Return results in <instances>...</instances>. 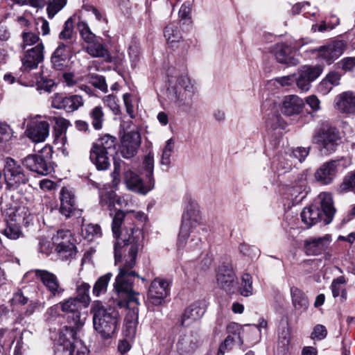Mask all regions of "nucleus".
Instances as JSON below:
<instances>
[{"label": "nucleus", "instance_id": "1", "mask_svg": "<svg viewBox=\"0 0 355 355\" xmlns=\"http://www.w3.org/2000/svg\"><path fill=\"white\" fill-rule=\"evenodd\" d=\"M143 221L146 215L142 211L117 210L112 218V230L116 242L114 244L116 263L120 262L123 253V263L114 284L115 292L122 300L119 306H126L132 309V318H137L139 304V293L133 290V280L139 275L133 268L136 264L137 254L144 247V233L137 227L134 220Z\"/></svg>", "mask_w": 355, "mask_h": 355}, {"label": "nucleus", "instance_id": "2", "mask_svg": "<svg viewBox=\"0 0 355 355\" xmlns=\"http://www.w3.org/2000/svg\"><path fill=\"white\" fill-rule=\"evenodd\" d=\"M93 315L94 328L100 336L107 340L115 334L119 324V315L117 311L112 307H105L101 301H94L91 306Z\"/></svg>", "mask_w": 355, "mask_h": 355}, {"label": "nucleus", "instance_id": "3", "mask_svg": "<svg viewBox=\"0 0 355 355\" xmlns=\"http://www.w3.org/2000/svg\"><path fill=\"white\" fill-rule=\"evenodd\" d=\"M312 142L318 146L322 154L328 155L336 150L342 142V136L336 127L324 123L314 131Z\"/></svg>", "mask_w": 355, "mask_h": 355}, {"label": "nucleus", "instance_id": "4", "mask_svg": "<svg viewBox=\"0 0 355 355\" xmlns=\"http://www.w3.org/2000/svg\"><path fill=\"white\" fill-rule=\"evenodd\" d=\"M32 220L33 216L27 207L10 208L6 213V227L2 233L10 239H17L22 235L20 225H28Z\"/></svg>", "mask_w": 355, "mask_h": 355}, {"label": "nucleus", "instance_id": "5", "mask_svg": "<svg viewBox=\"0 0 355 355\" xmlns=\"http://www.w3.org/2000/svg\"><path fill=\"white\" fill-rule=\"evenodd\" d=\"M198 218L199 210L197 203L194 201L189 202L182 214V225L177 243L178 250L186 246L191 230L196 226Z\"/></svg>", "mask_w": 355, "mask_h": 355}, {"label": "nucleus", "instance_id": "6", "mask_svg": "<svg viewBox=\"0 0 355 355\" xmlns=\"http://www.w3.org/2000/svg\"><path fill=\"white\" fill-rule=\"evenodd\" d=\"M51 157L52 148L46 146L38 154L28 155L24 158L22 164L28 170L46 175L51 171Z\"/></svg>", "mask_w": 355, "mask_h": 355}, {"label": "nucleus", "instance_id": "7", "mask_svg": "<svg viewBox=\"0 0 355 355\" xmlns=\"http://www.w3.org/2000/svg\"><path fill=\"white\" fill-rule=\"evenodd\" d=\"M55 251L60 259L70 261L75 258L77 252L74 238L69 230H60L53 235Z\"/></svg>", "mask_w": 355, "mask_h": 355}, {"label": "nucleus", "instance_id": "8", "mask_svg": "<svg viewBox=\"0 0 355 355\" xmlns=\"http://www.w3.org/2000/svg\"><path fill=\"white\" fill-rule=\"evenodd\" d=\"M169 282L164 279L155 278L150 284L146 304L148 309L154 311L155 306H162L169 295Z\"/></svg>", "mask_w": 355, "mask_h": 355}, {"label": "nucleus", "instance_id": "9", "mask_svg": "<svg viewBox=\"0 0 355 355\" xmlns=\"http://www.w3.org/2000/svg\"><path fill=\"white\" fill-rule=\"evenodd\" d=\"M3 174L6 185L10 190H15L28 181V177L23 168L10 157L6 159Z\"/></svg>", "mask_w": 355, "mask_h": 355}, {"label": "nucleus", "instance_id": "10", "mask_svg": "<svg viewBox=\"0 0 355 355\" xmlns=\"http://www.w3.org/2000/svg\"><path fill=\"white\" fill-rule=\"evenodd\" d=\"M31 272L49 292V295L47 297L49 300L56 297L60 298L63 295L65 289L56 275L46 270L35 269Z\"/></svg>", "mask_w": 355, "mask_h": 355}, {"label": "nucleus", "instance_id": "11", "mask_svg": "<svg viewBox=\"0 0 355 355\" xmlns=\"http://www.w3.org/2000/svg\"><path fill=\"white\" fill-rule=\"evenodd\" d=\"M61 311L67 322L72 328H79L84 325L85 318L81 317V305L74 297H69L60 302Z\"/></svg>", "mask_w": 355, "mask_h": 355}, {"label": "nucleus", "instance_id": "12", "mask_svg": "<svg viewBox=\"0 0 355 355\" xmlns=\"http://www.w3.org/2000/svg\"><path fill=\"white\" fill-rule=\"evenodd\" d=\"M347 43L345 40H336L318 50V58L327 64H332L345 51Z\"/></svg>", "mask_w": 355, "mask_h": 355}, {"label": "nucleus", "instance_id": "13", "mask_svg": "<svg viewBox=\"0 0 355 355\" xmlns=\"http://www.w3.org/2000/svg\"><path fill=\"white\" fill-rule=\"evenodd\" d=\"M84 104L80 95H69L56 93L51 96V106L58 110H64L67 112L77 110Z\"/></svg>", "mask_w": 355, "mask_h": 355}, {"label": "nucleus", "instance_id": "14", "mask_svg": "<svg viewBox=\"0 0 355 355\" xmlns=\"http://www.w3.org/2000/svg\"><path fill=\"white\" fill-rule=\"evenodd\" d=\"M341 159H333L323 163L315 172V180L322 185L331 184L336 178Z\"/></svg>", "mask_w": 355, "mask_h": 355}, {"label": "nucleus", "instance_id": "15", "mask_svg": "<svg viewBox=\"0 0 355 355\" xmlns=\"http://www.w3.org/2000/svg\"><path fill=\"white\" fill-rule=\"evenodd\" d=\"M331 242L332 236L329 234L319 237H309L304 241V250L306 255L318 256L325 252Z\"/></svg>", "mask_w": 355, "mask_h": 355}, {"label": "nucleus", "instance_id": "16", "mask_svg": "<svg viewBox=\"0 0 355 355\" xmlns=\"http://www.w3.org/2000/svg\"><path fill=\"white\" fill-rule=\"evenodd\" d=\"M323 71V68L320 66L302 67L298 74V77L295 78L296 85L301 91L307 92L311 87V83L317 79Z\"/></svg>", "mask_w": 355, "mask_h": 355}, {"label": "nucleus", "instance_id": "17", "mask_svg": "<svg viewBox=\"0 0 355 355\" xmlns=\"http://www.w3.org/2000/svg\"><path fill=\"white\" fill-rule=\"evenodd\" d=\"M216 281L218 286L228 293H234L237 289V279L232 265L219 268Z\"/></svg>", "mask_w": 355, "mask_h": 355}, {"label": "nucleus", "instance_id": "18", "mask_svg": "<svg viewBox=\"0 0 355 355\" xmlns=\"http://www.w3.org/2000/svg\"><path fill=\"white\" fill-rule=\"evenodd\" d=\"M297 48L296 45L286 43L277 44L275 48V56L277 61L287 66L298 64L299 60L295 57Z\"/></svg>", "mask_w": 355, "mask_h": 355}, {"label": "nucleus", "instance_id": "19", "mask_svg": "<svg viewBox=\"0 0 355 355\" xmlns=\"http://www.w3.org/2000/svg\"><path fill=\"white\" fill-rule=\"evenodd\" d=\"M26 134L33 142L44 141L49 135V124L46 121L35 119L28 125Z\"/></svg>", "mask_w": 355, "mask_h": 355}, {"label": "nucleus", "instance_id": "20", "mask_svg": "<svg viewBox=\"0 0 355 355\" xmlns=\"http://www.w3.org/2000/svg\"><path fill=\"white\" fill-rule=\"evenodd\" d=\"M141 144V137L138 132L125 133L121 139V153L123 157L129 159L134 157Z\"/></svg>", "mask_w": 355, "mask_h": 355}, {"label": "nucleus", "instance_id": "21", "mask_svg": "<svg viewBox=\"0 0 355 355\" xmlns=\"http://www.w3.org/2000/svg\"><path fill=\"white\" fill-rule=\"evenodd\" d=\"M44 58V46L42 43L28 50L21 58V70L30 71L37 67Z\"/></svg>", "mask_w": 355, "mask_h": 355}, {"label": "nucleus", "instance_id": "22", "mask_svg": "<svg viewBox=\"0 0 355 355\" xmlns=\"http://www.w3.org/2000/svg\"><path fill=\"white\" fill-rule=\"evenodd\" d=\"M74 46L58 42V46L51 56V62L56 70H62L67 65L71 57Z\"/></svg>", "mask_w": 355, "mask_h": 355}, {"label": "nucleus", "instance_id": "23", "mask_svg": "<svg viewBox=\"0 0 355 355\" xmlns=\"http://www.w3.org/2000/svg\"><path fill=\"white\" fill-rule=\"evenodd\" d=\"M60 212L67 218H69L77 211L75 196L73 191L62 187L60 192Z\"/></svg>", "mask_w": 355, "mask_h": 355}, {"label": "nucleus", "instance_id": "24", "mask_svg": "<svg viewBox=\"0 0 355 355\" xmlns=\"http://www.w3.org/2000/svg\"><path fill=\"white\" fill-rule=\"evenodd\" d=\"M336 108L347 116L355 115V93L351 91L344 92L335 99Z\"/></svg>", "mask_w": 355, "mask_h": 355}, {"label": "nucleus", "instance_id": "25", "mask_svg": "<svg viewBox=\"0 0 355 355\" xmlns=\"http://www.w3.org/2000/svg\"><path fill=\"white\" fill-rule=\"evenodd\" d=\"M304 103L302 98L297 95H288L284 98L280 110L286 116L299 114L304 107Z\"/></svg>", "mask_w": 355, "mask_h": 355}, {"label": "nucleus", "instance_id": "26", "mask_svg": "<svg viewBox=\"0 0 355 355\" xmlns=\"http://www.w3.org/2000/svg\"><path fill=\"white\" fill-rule=\"evenodd\" d=\"M205 309L202 304L196 302L187 307L180 319V325L182 327L189 326L194 321L200 318L205 313Z\"/></svg>", "mask_w": 355, "mask_h": 355}, {"label": "nucleus", "instance_id": "27", "mask_svg": "<svg viewBox=\"0 0 355 355\" xmlns=\"http://www.w3.org/2000/svg\"><path fill=\"white\" fill-rule=\"evenodd\" d=\"M85 51L92 57L103 58L106 61L111 60L109 51L102 43V39L101 37H97L96 40H93L92 42L87 43Z\"/></svg>", "mask_w": 355, "mask_h": 355}, {"label": "nucleus", "instance_id": "28", "mask_svg": "<svg viewBox=\"0 0 355 355\" xmlns=\"http://www.w3.org/2000/svg\"><path fill=\"white\" fill-rule=\"evenodd\" d=\"M110 154L92 146L89 159L98 171H105L110 166Z\"/></svg>", "mask_w": 355, "mask_h": 355}, {"label": "nucleus", "instance_id": "29", "mask_svg": "<svg viewBox=\"0 0 355 355\" xmlns=\"http://www.w3.org/2000/svg\"><path fill=\"white\" fill-rule=\"evenodd\" d=\"M53 120L55 123V143L64 146L67 142L66 131L69 125V121L61 116H54Z\"/></svg>", "mask_w": 355, "mask_h": 355}, {"label": "nucleus", "instance_id": "30", "mask_svg": "<svg viewBox=\"0 0 355 355\" xmlns=\"http://www.w3.org/2000/svg\"><path fill=\"white\" fill-rule=\"evenodd\" d=\"M124 180L128 187L132 191L145 194L151 189H145L141 179L129 168L124 171Z\"/></svg>", "mask_w": 355, "mask_h": 355}, {"label": "nucleus", "instance_id": "31", "mask_svg": "<svg viewBox=\"0 0 355 355\" xmlns=\"http://www.w3.org/2000/svg\"><path fill=\"white\" fill-rule=\"evenodd\" d=\"M59 42L74 46L76 41V33L73 30V23L71 17H69L64 24L62 29L58 35Z\"/></svg>", "mask_w": 355, "mask_h": 355}, {"label": "nucleus", "instance_id": "32", "mask_svg": "<svg viewBox=\"0 0 355 355\" xmlns=\"http://www.w3.org/2000/svg\"><path fill=\"white\" fill-rule=\"evenodd\" d=\"M116 142L117 139L115 137L105 134L93 143L92 146L111 155L115 152Z\"/></svg>", "mask_w": 355, "mask_h": 355}, {"label": "nucleus", "instance_id": "33", "mask_svg": "<svg viewBox=\"0 0 355 355\" xmlns=\"http://www.w3.org/2000/svg\"><path fill=\"white\" fill-rule=\"evenodd\" d=\"M164 37L171 48H175L176 44L181 42L182 35L177 24L171 23L167 25L164 31Z\"/></svg>", "mask_w": 355, "mask_h": 355}, {"label": "nucleus", "instance_id": "34", "mask_svg": "<svg viewBox=\"0 0 355 355\" xmlns=\"http://www.w3.org/2000/svg\"><path fill=\"white\" fill-rule=\"evenodd\" d=\"M320 200L322 211L327 217V223H329L336 212L333 205L332 196L329 193H321L318 196Z\"/></svg>", "mask_w": 355, "mask_h": 355}, {"label": "nucleus", "instance_id": "35", "mask_svg": "<svg viewBox=\"0 0 355 355\" xmlns=\"http://www.w3.org/2000/svg\"><path fill=\"white\" fill-rule=\"evenodd\" d=\"M321 216V210L316 206L305 207L301 213L302 221L308 227L316 224Z\"/></svg>", "mask_w": 355, "mask_h": 355}, {"label": "nucleus", "instance_id": "36", "mask_svg": "<svg viewBox=\"0 0 355 355\" xmlns=\"http://www.w3.org/2000/svg\"><path fill=\"white\" fill-rule=\"evenodd\" d=\"M346 284L345 278L343 276H340L334 279L331 284V290L334 297L340 296V301L345 302L347 298V292L343 285Z\"/></svg>", "mask_w": 355, "mask_h": 355}, {"label": "nucleus", "instance_id": "37", "mask_svg": "<svg viewBox=\"0 0 355 355\" xmlns=\"http://www.w3.org/2000/svg\"><path fill=\"white\" fill-rule=\"evenodd\" d=\"M291 295L294 307L296 309H306L309 301L304 293L295 286L291 288Z\"/></svg>", "mask_w": 355, "mask_h": 355}, {"label": "nucleus", "instance_id": "38", "mask_svg": "<svg viewBox=\"0 0 355 355\" xmlns=\"http://www.w3.org/2000/svg\"><path fill=\"white\" fill-rule=\"evenodd\" d=\"M241 295L244 297H248L253 294L252 287V277L248 273H245L242 275L241 282H237V289Z\"/></svg>", "mask_w": 355, "mask_h": 355}, {"label": "nucleus", "instance_id": "39", "mask_svg": "<svg viewBox=\"0 0 355 355\" xmlns=\"http://www.w3.org/2000/svg\"><path fill=\"white\" fill-rule=\"evenodd\" d=\"M67 336L73 337V331L71 328L65 327V329L60 332L57 342L60 345L63 347V350L69 351L73 347L76 343H80V341L75 340V339L73 338V341L72 342Z\"/></svg>", "mask_w": 355, "mask_h": 355}, {"label": "nucleus", "instance_id": "40", "mask_svg": "<svg viewBox=\"0 0 355 355\" xmlns=\"http://www.w3.org/2000/svg\"><path fill=\"white\" fill-rule=\"evenodd\" d=\"M89 290V284L85 282H81L76 287V297H74V298L79 303L83 304L85 307H87L91 301Z\"/></svg>", "mask_w": 355, "mask_h": 355}, {"label": "nucleus", "instance_id": "41", "mask_svg": "<svg viewBox=\"0 0 355 355\" xmlns=\"http://www.w3.org/2000/svg\"><path fill=\"white\" fill-rule=\"evenodd\" d=\"M112 277V275L110 272L100 277L94 285L92 290L93 295L96 297H99L101 295L105 294Z\"/></svg>", "mask_w": 355, "mask_h": 355}, {"label": "nucleus", "instance_id": "42", "mask_svg": "<svg viewBox=\"0 0 355 355\" xmlns=\"http://www.w3.org/2000/svg\"><path fill=\"white\" fill-rule=\"evenodd\" d=\"M89 116L94 128L101 130L103 127L104 120V113L102 107L101 106L94 107L89 113Z\"/></svg>", "mask_w": 355, "mask_h": 355}, {"label": "nucleus", "instance_id": "43", "mask_svg": "<svg viewBox=\"0 0 355 355\" xmlns=\"http://www.w3.org/2000/svg\"><path fill=\"white\" fill-rule=\"evenodd\" d=\"M77 28L82 39L85 43L92 42L93 40H96L97 37L96 35L91 31L88 24L85 21H79L77 24Z\"/></svg>", "mask_w": 355, "mask_h": 355}, {"label": "nucleus", "instance_id": "44", "mask_svg": "<svg viewBox=\"0 0 355 355\" xmlns=\"http://www.w3.org/2000/svg\"><path fill=\"white\" fill-rule=\"evenodd\" d=\"M340 189L342 192H355V169L348 172L344 177Z\"/></svg>", "mask_w": 355, "mask_h": 355}, {"label": "nucleus", "instance_id": "45", "mask_svg": "<svg viewBox=\"0 0 355 355\" xmlns=\"http://www.w3.org/2000/svg\"><path fill=\"white\" fill-rule=\"evenodd\" d=\"M82 233L85 239L92 240L95 236H101V227L96 224H88L83 227Z\"/></svg>", "mask_w": 355, "mask_h": 355}, {"label": "nucleus", "instance_id": "46", "mask_svg": "<svg viewBox=\"0 0 355 355\" xmlns=\"http://www.w3.org/2000/svg\"><path fill=\"white\" fill-rule=\"evenodd\" d=\"M47 3L48 16L52 19L66 5L67 0H50Z\"/></svg>", "mask_w": 355, "mask_h": 355}, {"label": "nucleus", "instance_id": "47", "mask_svg": "<svg viewBox=\"0 0 355 355\" xmlns=\"http://www.w3.org/2000/svg\"><path fill=\"white\" fill-rule=\"evenodd\" d=\"M174 142L172 139H169L166 141V145L162 151V155L161 159L162 164L168 166L171 162V156L173 150Z\"/></svg>", "mask_w": 355, "mask_h": 355}, {"label": "nucleus", "instance_id": "48", "mask_svg": "<svg viewBox=\"0 0 355 355\" xmlns=\"http://www.w3.org/2000/svg\"><path fill=\"white\" fill-rule=\"evenodd\" d=\"M307 7H310V3L309 2L297 3L292 7L291 12L293 15L302 13L306 17L314 16L315 11L312 12L306 11Z\"/></svg>", "mask_w": 355, "mask_h": 355}, {"label": "nucleus", "instance_id": "49", "mask_svg": "<svg viewBox=\"0 0 355 355\" xmlns=\"http://www.w3.org/2000/svg\"><path fill=\"white\" fill-rule=\"evenodd\" d=\"M241 330L242 328L241 325L236 322H231L227 326V333L228 335L234 337L241 345L243 343V340L241 338Z\"/></svg>", "mask_w": 355, "mask_h": 355}, {"label": "nucleus", "instance_id": "50", "mask_svg": "<svg viewBox=\"0 0 355 355\" xmlns=\"http://www.w3.org/2000/svg\"><path fill=\"white\" fill-rule=\"evenodd\" d=\"M143 165L145 171V175L150 181L153 176L154 167V158L153 155L150 153L145 156Z\"/></svg>", "mask_w": 355, "mask_h": 355}, {"label": "nucleus", "instance_id": "51", "mask_svg": "<svg viewBox=\"0 0 355 355\" xmlns=\"http://www.w3.org/2000/svg\"><path fill=\"white\" fill-rule=\"evenodd\" d=\"M105 106L108 107L115 114L120 111V107L117 103L116 97L113 94H109L103 98Z\"/></svg>", "mask_w": 355, "mask_h": 355}, {"label": "nucleus", "instance_id": "52", "mask_svg": "<svg viewBox=\"0 0 355 355\" xmlns=\"http://www.w3.org/2000/svg\"><path fill=\"white\" fill-rule=\"evenodd\" d=\"M234 343H238L234 337L228 335L219 347L217 355H224L225 352L230 350Z\"/></svg>", "mask_w": 355, "mask_h": 355}, {"label": "nucleus", "instance_id": "53", "mask_svg": "<svg viewBox=\"0 0 355 355\" xmlns=\"http://www.w3.org/2000/svg\"><path fill=\"white\" fill-rule=\"evenodd\" d=\"M338 68L345 71H351L355 69V56L343 58L337 63Z\"/></svg>", "mask_w": 355, "mask_h": 355}, {"label": "nucleus", "instance_id": "54", "mask_svg": "<svg viewBox=\"0 0 355 355\" xmlns=\"http://www.w3.org/2000/svg\"><path fill=\"white\" fill-rule=\"evenodd\" d=\"M59 305L60 302L51 306L47 309L45 314L46 320L51 322L55 320L58 317L62 315L61 306H60Z\"/></svg>", "mask_w": 355, "mask_h": 355}, {"label": "nucleus", "instance_id": "55", "mask_svg": "<svg viewBox=\"0 0 355 355\" xmlns=\"http://www.w3.org/2000/svg\"><path fill=\"white\" fill-rule=\"evenodd\" d=\"M23 44L22 47L25 49L27 46L36 44L39 41V36L36 33L31 32H24L22 33Z\"/></svg>", "mask_w": 355, "mask_h": 355}, {"label": "nucleus", "instance_id": "56", "mask_svg": "<svg viewBox=\"0 0 355 355\" xmlns=\"http://www.w3.org/2000/svg\"><path fill=\"white\" fill-rule=\"evenodd\" d=\"M54 244L46 239L41 238L39 241V251L46 255L52 252Z\"/></svg>", "mask_w": 355, "mask_h": 355}, {"label": "nucleus", "instance_id": "57", "mask_svg": "<svg viewBox=\"0 0 355 355\" xmlns=\"http://www.w3.org/2000/svg\"><path fill=\"white\" fill-rule=\"evenodd\" d=\"M124 105L125 107L127 114L131 117L135 116V110L133 105L132 96L129 93H125L123 96Z\"/></svg>", "mask_w": 355, "mask_h": 355}, {"label": "nucleus", "instance_id": "58", "mask_svg": "<svg viewBox=\"0 0 355 355\" xmlns=\"http://www.w3.org/2000/svg\"><path fill=\"white\" fill-rule=\"evenodd\" d=\"M309 153V148L297 147L293 149L291 156L297 159L300 162H302Z\"/></svg>", "mask_w": 355, "mask_h": 355}, {"label": "nucleus", "instance_id": "59", "mask_svg": "<svg viewBox=\"0 0 355 355\" xmlns=\"http://www.w3.org/2000/svg\"><path fill=\"white\" fill-rule=\"evenodd\" d=\"M327 335V331L324 326L322 324H317L315 326L313 331L311 334V338L313 339L322 340Z\"/></svg>", "mask_w": 355, "mask_h": 355}, {"label": "nucleus", "instance_id": "60", "mask_svg": "<svg viewBox=\"0 0 355 355\" xmlns=\"http://www.w3.org/2000/svg\"><path fill=\"white\" fill-rule=\"evenodd\" d=\"M239 250L242 254L251 258L255 257L259 254V250L256 247L250 246L245 243L239 246Z\"/></svg>", "mask_w": 355, "mask_h": 355}, {"label": "nucleus", "instance_id": "61", "mask_svg": "<svg viewBox=\"0 0 355 355\" xmlns=\"http://www.w3.org/2000/svg\"><path fill=\"white\" fill-rule=\"evenodd\" d=\"M11 137V129L5 123H0V143L9 140Z\"/></svg>", "mask_w": 355, "mask_h": 355}, {"label": "nucleus", "instance_id": "62", "mask_svg": "<svg viewBox=\"0 0 355 355\" xmlns=\"http://www.w3.org/2000/svg\"><path fill=\"white\" fill-rule=\"evenodd\" d=\"M70 355H88L89 351L86 346L80 342L76 343L73 347L69 351Z\"/></svg>", "mask_w": 355, "mask_h": 355}, {"label": "nucleus", "instance_id": "63", "mask_svg": "<svg viewBox=\"0 0 355 355\" xmlns=\"http://www.w3.org/2000/svg\"><path fill=\"white\" fill-rule=\"evenodd\" d=\"M306 103L313 111H318L320 108V102L318 97L315 95H311L306 98Z\"/></svg>", "mask_w": 355, "mask_h": 355}, {"label": "nucleus", "instance_id": "64", "mask_svg": "<svg viewBox=\"0 0 355 355\" xmlns=\"http://www.w3.org/2000/svg\"><path fill=\"white\" fill-rule=\"evenodd\" d=\"M333 87L338 85L340 80V75L336 71L329 72L324 78Z\"/></svg>", "mask_w": 355, "mask_h": 355}]
</instances>
